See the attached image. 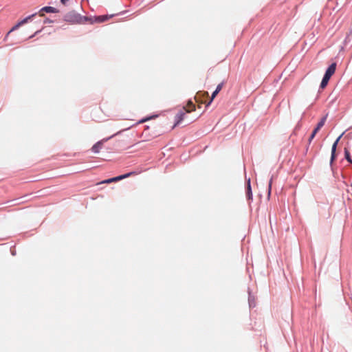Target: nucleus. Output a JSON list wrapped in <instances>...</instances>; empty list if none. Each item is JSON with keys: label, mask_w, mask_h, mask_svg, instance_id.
<instances>
[{"label": "nucleus", "mask_w": 352, "mask_h": 352, "mask_svg": "<svg viewBox=\"0 0 352 352\" xmlns=\"http://www.w3.org/2000/svg\"><path fill=\"white\" fill-rule=\"evenodd\" d=\"M20 25H21V23H19L18 24H16V25H14V27L10 30V32H12V31H13V30H16V29H17Z\"/></svg>", "instance_id": "18"}, {"label": "nucleus", "mask_w": 352, "mask_h": 352, "mask_svg": "<svg viewBox=\"0 0 352 352\" xmlns=\"http://www.w3.org/2000/svg\"><path fill=\"white\" fill-rule=\"evenodd\" d=\"M202 95L205 97H208V93L207 91H204Z\"/></svg>", "instance_id": "21"}, {"label": "nucleus", "mask_w": 352, "mask_h": 352, "mask_svg": "<svg viewBox=\"0 0 352 352\" xmlns=\"http://www.w3.org/2000/svg\"><path fill=\"white\" fill-rule=\"evenodd\" d=\"M223 86V82H221L220 84H219L217 85L215 90L219 93V91L222 89Z\"/></svg>", "instance_id": "17"}, {"label": "nucleus", "mask_w": 352, "mask_h": 352, "mask_svg": "<svg viewBox=\"0 0 352 352\" xmlns=\"http://www.w3.org/2000/svg\"><path fill=\"white\" fill-rule=\"evenodd\" d=\"M136 175L135 172H130V173H126L124 175H120L118 177L110 178V179H109V181L110 182V183L118 182L123 179L127 178L131 175Z\"/></svg>", "instance_id": "3"}, {"label": "nucleus", "mask_w": 352, "mask_h": 352, "mask_svg": "<svg viewBox=\"0 0 352 352\" xmlns=\"http://www.w3.org/2000/svg\"><path fill=\"white\" fill-rule=\"evenodd\" d=\"M111 16H109L107 15H102V16H97L95 19V21L96 22H98V23H102V22H104L106 21L107 19H109Z\"/></svg>", "instance_id": "12"}, {"label": "nucleus", "mask_w": 352, "mask_h": 352, "mask_svg": "<svg viewBox=\"0 0 352 352\" xmlns=\"http://www.w3.org/2000/svg\"><path fill=\"white\" fill-rule=\"evenodd\" d=\"M342 135H340L338 139L336 140V142L333 143V146H332V148H331V160H333L335 157V153H336V146H337V144L340 140V139L341 138Z\"/></svg>", "instance_id": "10"}, {"label": "nucleus", "mask_w": 352, "mask_h": 352, "mask_svg": "<svg viewBox=\"0 0 352 352\" xmlns=\"http://www.w3.org/2000/svg\"><path fill=\"white\" fill-rule=\"evenodd\" d=\"M41 11H45L46 12H50V13L58 12V10L55 8L50 7V6H46V7L43 8L41 9Z\"/></svg>", "instance_id": "11"}, {"label": "nucleus", "mask_w": 352, "mask_h": 352, "mask_svg": "<svg viewBox=\"0 0 352 352\" xmlns=\"http://www.w3.org/2000/svg\"><path fill=\"white\" fill-rule=\"evenodd\" d=\"M327 114L322 117L320 120V121L318 123L316 127L312 131L311 135L309 137V143H311V140L314 138L316 133L319 131V130L324 125L327 118Z\"/></svg>", "instance_id": "1"}, {"label": "nucleus", "mask_w": 352, "mask_h": 352, "mask_svg": "<svg viewBox=\"0 0 352 352\" xmlns=\"http://www.w3.org/2000/svg\"><path fill=\"white\" fill-rule=\"evenodd\" d=\"M69 1V0H60V2L63 4V5H66V3Z\"/></svg>", "instance_id": "20"}, {"label": "nucleus", "mask_w": 352, "mask_h": 352, "mask_svg": "<svg viewBox=\"0 0 352 352\" xmlns=\"http://www.w3.org/2000/svg\"><path fill=\"white\" fill-rule=\"evenodd\" d=\"M342 135H340L338 139L336 140V142L333 143V146H332V148H331V160H333L335 157V153H336V146H337V144L340 140V139L341 138Z\"/></svg>", "instance_id": "9"}, {"label": "nucleus", "mask_w": 352, "mask_h": 352, "mask_svg": "<svg viewBox=\"0 0 352 352\" xmlns=\"http://www.w3.org/2000/svg\"><path fill=\"white\" fill-rule=\"evenodd\" d=\"M329 79H330L329 78L324 76V77L322 80L321 84H320V87L322 89L324 88L327 85Z\"/></svg>", "instance_id": "13"}, {"label": "nucleus", "mask_w": 352, "mask_h": 352, "mask_svg": "<svg viewBox=\"0 0 352 352\" xmlns=\"http://www.w3.org/2000/svg\"><path fill=\"white\" fill-rule=\"evenodd\" d=\"M184 111H186L187 113H190L192 111H195V105L192 103V101L189 100L186 107L183 108Z\"/></svg>", "instance_id": "7"}, {"label": "nucleus", "mask_w": 352, "mask_h": 352, "mask_svg": "<svg viewBox=\"0 0 352 352\" xmlns=\"http://www.w3.org/2000/svg\"><path fill=\"white\" fill-rule=\"evenodd\" d=\"M35 15V14L31 15V16H29L28 17H26L25 19H24L23 21H21V22H19L21 23V25H23L25 23H27L32 17H33Z\"/></svg>", "instance_id": "16"}, {"label": "nucleus", "mask_w": 352, "mask_h": 352, "mask_svg": "<svg viewBox=\"0 0 352 352\" xmlns=\"http://www.w3.org/2000/svg\"><path fill=\"white\" fill-rule=\"evenodd\" d=\"M344 156H345L346 160L349 163L352 164V160L351 158L350 153H349V150L346 148H344Z\"/></svg>", "instance_id": "15"}, {"label": "nucleus", "mask_w": 352, "mask_h": 352, "mask_svg": "<svg viewBox=\"0 0 352 352\" xmlns=\"http://www.w3.org/2000/svg\"><path fill=\"white\" fill-rule=\"evenodd\" d=\"M351 186L352 187V183L351 184Z\"/></svg>", "instance_id": "23"}, {"label": "nucleus", "mask_w": 352, "mask_h": 352, "mask_svg": "<svg viewBox=\"0 0 352 352\" xmlns=\"http://www.w3.org/2000/svg\"><path fill=\"white\" fill-rule=\"evenodd\" d=\"M218 94H219V92L217 91L214 90V91L212 94L211 98L210 99V100L208 102H204V103H206V107L209 106L211 104V102H212V100H214V98L217 96V95Z\"/></svg>", "instance_id": "14"}, {"label": "nucleus", "mask_w": 352, "mask_h": 352, "mask_svg": "<svg viewBox=\"0 0 352 352\" xmlns=\"http://www.w3.org/2000/svg\"><path fill=\"white\" fill-rule=\"evenodd\" d=\"M149 120V118H146V119H144L141 121V122H146V120Z\"/></svg>", "instance_id": "22"}, {"label": "nucleus", "mask_w": 352, "mask_h": 352, "mask_svg": "<svg viewBox=\"0 0 352 352\" xmlns=\"http://www.w3.org/2000/svg\"><path fill=\"white\" fill-rule=\"evenodd\" d=\"M336 63H333L329 65V67L327 68L324 76L328 77L331 78V77L334 74L336 69Z\"/></svg>", "instance_id": "4"}, {"label": "nucleus", "mask_w": 352, "mask_h": 352, "mask_svg": "<svg viewBox=\"0 0 352 352\" xmlns=\"http://www.w3.org/2000/svg\"><path fill=\"white\" fill-rule=\"evenodd\" d=\"M246 196L248 199H252V192L250 186V179H249L247 184V191H246Z\"/></svg>", "instance_id": "8"}, {"label": "nucleus", "mask_w": 352, "mask_h": 352, "mask_svg": "<svg viewBox=\"0 0 352 352\" xmlns=\"http://www.w3.org/2000/svg\"><path fill=\"white\" fill-rule=\"evenodd\" d=\"M106 140H102L96 142L91 148V151L95 153H98L102 148L103 143Z\"/></svg>", "instance_id": "6"}, {"label": "nucleus", "mask_w": 352, "mask_h": 352, "mask_svg": "<svg viewBox=\"0 0 352 352\" xmlns=\"http://www.w3.org/2000/svg\"><path fill=\"white\" fill-rule=\"evenodd\" d=\"M110 184V182L109 181V179H108L103 180L101 182L98 183L97 184Z\"/></svg>", "instance_id": "19"}, {"label": "nucleus", "mask_w": 352, "mask_h": 352, "mask_svg": "<svg viewBox=\"0 0 352 352\" xmlns=\"http://www.w3.org/2000/svg\"><path fill=\"white\" fill-rule=\"evenodd\" d=\"M188 113L186 111H184V109L181 110L175 116V125H178L181 123V122L184 119L185 116Z\"/></svg>", "instance_id": "5"}, {"label": "nucleus", "mask_w": 352, "mask_h": 352, "mask_svg": "<svg viewBox=\"0 0 352 352\" xmlns=\"http://www.w3.org/2000/svg\"><path fill=\"white\" fill-rule=\"evenodd\" d=\"M65 20L66 21H69L71 23H78L80 19V16L78 14H76L74 12H70L66 14L64 16Z\"/></svg>", "instance_id": "2"}]
</instances>
